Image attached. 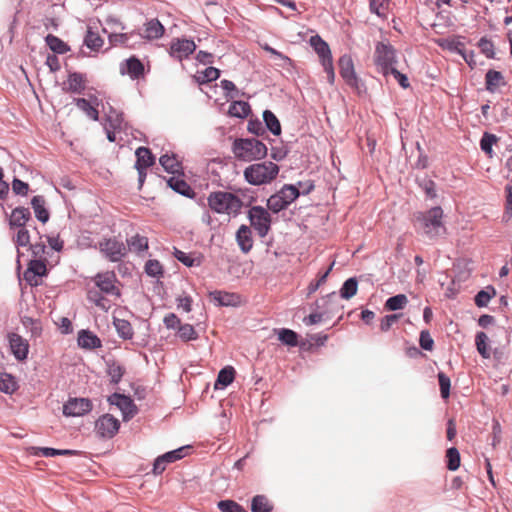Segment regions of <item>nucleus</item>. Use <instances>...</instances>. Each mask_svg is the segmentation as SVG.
Returning a JSON list of instances; mask_svg holds the SVG:
<instances>
[{
	"label": "nucleus",
	"mask_w": 512,
	"mask_h": 512,
	"mask_svg": "<svg viewBox=\"0 0 512 512\" xmlns=\"http://www.w3.org/2000/svg\"><path fill=\"white\" fill-rule=\"evenodd\" d=\"M442 219L443 210L439 206L415 214L417 228L429 239H435L445 233L446 228Z\"/></svg>",
	"instance_id": "1"
},
{
	"label": "nucleus",
	"mask_w": 512,
	"mask_h": 512,
	"mask_svg": "<svg viewBox=\"0 0 512 512\" xmlns=\"http://www.w3.org/2000/svg\"><path fill=\"white\" fill-rule=\"evenodd\" d=\"M279 166L272 161L254 163L244 169L245 180L254 186L271 183L278 176Z\"/></svg>",
	"instance_id": "2"
},
{
	"label": "nucleus",
	"mask_w": 512,
	"mask_h": 512,
	"mask_svg": "<svg viewBox=\"0 0 512 512\" xmlns=\"http://www.w3.org/2000/svg\"><path fill=\"white\" fill-rule=\"evenodd\" d=\"M209 208L218 214L237 215L243 205L241 199L226 191L211 192L207 197Z\"/></svg>",
	"instance_id": "3"
},
{
	"label": "nucleus",
	"mask_w": 512,
	"mask_h": 512,
	"mask_svg": "<svg viewBox=\"0 0 512 512\" xmlns=\"http://www.w3.org/2000/svg\"><path fill=\"white\" fill-rule=\"evenodd\" d=\"M233 152L243 161L262 159L267 155V147L258 139H239L234 142Z\"/></svg>",
	"instance_id": "4"
},
{
	"label": "nucleus",
	"mask_w": 512,
	"mask_h": 512,
	"mask_svg": "<svg viewBox=\"0 0 512 512\" xmlns=\"http://www.w3.org/2000/svg\"><path fill=\"white\" fill-rule=\"evenodd\" d=\"M396 55L395 50L389 44L378 43L375 50V63L378 70L384 75L388 76L392 69L396 68Z\"/></svg>",
	"instance_id": "5"
},
{
	"label": "nucleus",
	"mask_w": 512,
	"mask_h": 512,
	"mask_svg": "<svg viewBox=\"0 0 512 512\" xmlns=\"http://www.w3.org/2000/svg\"><path fill=\"white\" fill-rule=\"evenodd\" d=\"M248 218L251 226L257 231L258 235L265 237L271 225V217L269 212L261 206H253L248 212Z\"/></svg>",
	"instance_id": "6"
},
{
	"label": "nucleus",
	"mask_w": 512,
	"mask_h": 512,
	"mask_svg": "<svg viewBox=\"0 0 512 512\" xmlns=\"http://www.w3.org/2000/svg\"><path fill=\"white\" fill-rule=\"evenodd\" d=\"M99 250L111 262L120 261L127 253L125 244L116 238H108L100 241Z\"/></svg>",
	"instance_id": "7"
},
{
	"label": "nucleus",
	"mask_w": 512,
	"mask_h": 512,
	"mask_svg": "<svg viewBox=\"0 0 512 512\" xmlns=\"http://www.w3.org/2000/svg\"><path fill=\"white\" fill-rule=\"evenodd\" d=\"M120 422L110 414L99 417L95 422V432L101 438H112L119 430Z\"/></svg>",
	"instance_id": "8"
},
{
	"label": "nucleus",
	"mask_w": 512,
	"mask_h": 512,
	"mask_svg": "<svg viewBox=\"0 0 512 512\" xmlns=\"http://www.w3.org/2000/svg\"><path fill=\"white\" fill-rule=\"evenodd\" d=\"M93 281L101 292L116 297L120 296V291L115 285L117 277L114 272L107 271L98 273L94 276Z\"/></svg>",
	"instance_id": "9"
},
{
	"label": "nucleus",
	"mask_w": 512,
	"mask_h": 512,
	"mask_svg": "<svg viewBox=\"0 0 512 512\" xmlns=\"http://www.w3.org/2000/svg\"><path fill=\"white\" fill-rule=\"evenodd\" d=\"M108 402L111 405L117 406L122 412L123 420L128 421L131 419L137 412L136 405L133 400L125 395L114 393L108 397Z\"/></svg>",
	"instance_id": "10"
},
{
	"label": "nucleus",
	"mask_w": 512,
	"mask_h": 512,
	"mask_svg": "<svg viewBox=\"0 0 512 512\" xmlns=\"http://www.w3.org/2000/svg\"><path fill=\"white\" fill-rule=\"evenodd\" d=\"M196 49V44L189 39H173L170 43L169 54L177 60H183L192 54Z\"/></svg>",
	"instance_id": "11"
},
{
	"label": "nucleus",
	"mask_w": 512,
	"mask_h": 512,
	"mask_svg": "<svg viewBox=\"0 0 512 512\" xmlns=\"http://www.w3.org/2000/svg\"><path fill=\"white\" fill-rule=\"evenodd\" d=\"M92 409V403L86 398H71L63 406V414L65 416L78 417L82 416Z\"/></svg>",
	"instance_id": "12"
},
{
	"label": "nucleus",
	"mask_w": 512,
	"mask_h": 512,
	"mask_svg": "<svg viewBox=\"0 0 512 512\" xmlns=\"http://www.w3.org/2000/svg\"><path fill=\"white\" fill-rule=\"evenodd\" d=\"M188 448V446H183L157 457L153 464V473L155 475L161 474L166 469L167 464L182 459L185 456V450Z\"/></svg>",
	"instance_id": "13"
},
{
	"label": "nucleus",
	"mask_w": 512,
	"mask_h": 512,
	"mask_svg": "<svg viewBox=\"0 0 512 512\" xmlns=\"http://www.w3.org/2000/svg\"><path fill=\"white\" fill-rule=\"evenodd\" d=\"M74 101L76 106L81 111H83L87 115V117L94 121H97L99 119V112L97 110V107L101 105L102 109L105 110L102 101L96 96H90L89 99L77 98Z\"/></svg>",
	"instance_id": "14"
},
{
	"label": "nucleus",
	"mask_w": 512,
	"mask_h": 512,
	"mask_svg": "<svg viewBox=\"0 0 512 512\" xmlns=\"http://www.w3.org/2000/svg\"><path fill=\"white\" fill-rule=\"evenodd\" d=\"M9 345L14 357L23 361L27 358L29 352V344L26 339L16 333L8 335Z\"/></svg>",
	"instance_id": "15"
},
{
	"label": "nucleus",
	"mask_w": 512,
	"mask_h": 512,
	"mask_svg": "<svg viewBox=\"0 0 512 512\" xmlns=\"http://www.w3.org/2000/svg\"><path fill=\"white\" fill-rule=\"evenodd\" d=\"M339 69L342 78L348 85L358 87V79L355 74L354 64L349 55H343L340 57Z\"/></svg>",
	"instance_id": "16"
},
{
	"label": "nucleus",
	"mask_w": 512,
	"mask_h": 512,
	"mask_svg": "<svg viewBox=\"0 0 512 512\" xmlns=\"http://www.w3.org/2000/svg\"><path fill=\"white\" fill-rule=\"evenodd\" d=\"M211 299L219 306L236 307L241 304V297L236 293L225 291L210 292Z\"/></svg>",
	"instance_id": "17"
},
{
	"label": "nucleus",
	"mask_w": 512,
	"mask_h": 512,
	"mask_svg": "<svg viewBox=\"0 0 512 512\" xmlns=\"http://www.w3.org/2000/svg\"><path fill=\"white\" fill-rule=\"evenodd\" d=\"M168 186L179 193L180 195L186 196L188 198H193L195 196L194 190L190 187V185L183 179L182 174H176L170 177L167 180Z\"/></svg>",
	"instance_id": "18"
},
{
	"label": "nucleus",
	"mask_w": 512,
	"mask_h": 512,
	"mask_svg": "<svg viewBox=\"0 0 512 512\" xmlns=\"http://www.w3.org/2000/svg\"><path fill=\"white\" fill-rule=\"evenodd\" d=\"M120 72L123 75H129L132 79H138L144 73V66L140 60L135 57H131L125 62L121 63Z\"/></svg>",
	"instance_id": "19"
},
{
	"label": "nucleus",
	"mask_w": 512,
	"mask_h": 512,
	"mask_svg": "<svg viewBox=\"0 0 512 512\" xmlns=\"http://www.w3.org/2000/svg\"><path fill=\"white\" fill-rule=\"evenodd\" d=\"M31 213L28 208L17 207L12 210L9 218L10 228H25L26 223L30 220Z\"/></svg>",
	"instance_id": "20"
},
{
	"label": "nucleus",
	"mask_w": 512,
	"mask_h": 512,
	"mask_svg": "<svg viewBox=\"0 0 512 512\" xmlns=\"http://www.w3.org/2000/svg\"><path fill=\"white\" fill-rule=\"evenodd\" d=\"M310 45L319 56L321 64L332 60L329 45L319 35H315L310 38Z\"/></svg>",
	"instance_id": "21"
},
{
	"label": "nucleus",
	"mask_w": 512,
	"mask_h": 512,
	"mask_svg": "<svg viewBox=\"0 0 512 512\" xmlns=\"http://www.w3.org/2000/svg\"><path fill=\"white\" fill-rule=\"evenodd\" d=\"M165 32L164 26L157 19H151L144 24L142 37L147 40L159 39Z\"/></svg>",
	"instance_id": "22"
},
{
	"label": "nucleus",
	"mask_w": 512,
	"mask_h": 512,
	"mask_svg": "<svg viewBox=\"0 0 512 512\" xmlns=\"http://www.w3.org/2000/svg\"><path fill=\"white\" fill-rule=\"evenodd\" d=\"M159 162L166 172L173 175L182 174V164L175 154L165 153L160 157Z\"/></svg>",
	"instance_id": "23"
},
{
	"label": "nucleus",
	"mask_w": 512,
	"mask_h": 512,
	"mask_svg": "<svg viewBox=\"0 0 512 512\" xmlns=\"http://www.w3.org/2000/svg\"><path fill=\"white\" fill-rule=\"evenodd\" d=\"M236 241L243 253H248L253 247L251 229L246 225H241L236 233Z\"/></svg>",
	"instance_id": "24"
},
{
	"label": "nucleus",
	"mask_w": 512,
	"mask_h": 512,
	"mask_svg": "<svg viewBox=\"0 0 512 512\" xmlns=\"http://www.w3.org/2000/svg\"><path fill=\"white\" fill-rule=\"evenodd\" d=\"M78 345L84 349H95L101 347V340L89 330H81L78 333Z\"/></svg>",
	"instance_id": "25"
},
{
	"label": "nucleus",
	"mask_w": 512,
	"mask_h": 512,
	"mask_svg": "<svg viewBox=\"0 0 512 512\" xmlns=\"http://www.w3.org/2000/svg\"><path fill=\"white\" fill-rule=\"evenodd\" d=\"M135 155L137 158L135 168L137 170H140L141 168L147 169L154 164L155 159L148 148L139 147L136 150Z\"/></svg>",
	"instance_id": "26"
},
{
	"label": "nucleus",
	"mask_w": 512,
	"mask_h": 512,
	"mask_svg": "<svg viewBox=\"0 0 512 512\" xmlns=\"http://www.w3.org/2000/svg\"><path fill=\"white\" fill-rule=\"evenodd\" d=\"M66 85L67 86L64 88V90L71 93L80 94L85 89L84 76L77 72L70 73Z\"/></svg>",
	"instance_id": "27"
},
{
	"label": "nucleus",
	"mask_w": 512,
	"mask_h": 512,
	"mask_svg": "<svg viewBox=\"0 0 512 512\" xmlns=\"http://www.w3.org/2000/svg\"><path fill=\"white\" fill-rule=\"evenodd\" d=\"M31 205L34 210L36 218L42 223L49 220V212L45 208V199L43 196H34L31 200Z\"/></svg>",
	"instance_id": "28"
},
{
	"label": "nucleus",
	"mask_w": 512,
	"mask_h": 512,
	"mask_svg": "<svg viewBox=\"0 0 512 512\" xmlns=\"http://www.w3.org/2000/svg\"><path fill=\"white\" fill-rule=\"evenodd\" d=\"M235 371L233 367H225L222 370H220L218 377L215 381L214 388L217 389H223L227 387L229 384H231L234 380Z\"/></svg>",
	"instance_id": "29"
},
{
	"label": "nucleus",
	"mask_w": 512,
	"mask_h": 512,
	"mask_svg": "<svg viewBox=\"0 0 512 512\" xmlns=\"http://www.w3.org/2000/svg\"><path fill=\"white\" fill-rule=\"evenodd\" d=\"M485 80H486V89L492 93L495 92V90L499 86L505 84V82L503 80L502 73L499 71H496V70H489L486 73Z\"/></svg>",
	"instance_id": "30"
},
{
	"label": "nucleus",
	"mask_w": 512,
	"mask_h": 512,
	"mask_svg": "<svg viewBox=\"0 0 512 512\" xmlns=\"http://www.w3.org/2000/svg\"><path fill=\"white\" fill-rule=\"evenodd\" d=\"M228 113L232 117L245 118L250 113V105L245 101H234L230 104Z\"/></svg>",
	"instance_id": "31"
},
{
	"label": "nucleus",
	"mask_w": 512,
	"mask_h": 512,
	"mask_svg": "<svg viewBox=\"0 0 512 512\" xmlns=\"http://www.w3.org/2000/svg\"><path fill=\"white\" fill-rule=\"evenodd\" d=\"M277 194L288 206L298 198L300 192L295 185L286 184L277 192Z\"/></svg>",
	"instance_id": "32"
},
{
	"label": "nucleus",
	"mask_w": 512,
	"mask_h": 512,
	"mask_svg": "<svg viewBox=\"0 0 512 512\" xmlns=\"http://www.w3.org/2000/svg\"><path fill=\"white\" fill-rule=\"evenodd\" d=\"M272 505L264 495H256L252 499L251 511L252 512H271Z\"/></svg>",
	"instance_id": "33"
},
{
	"label": "nucleus",
	"mask_w": 512,
	"mask_h": 512,
	"mask_svg": "<svg viewBox=\"0 0 512 512\" xmlns=\"http://www.w3.org/2000/svg\"><path fill=\"white\" fill-rule=\"evenodd\" d=\"M475 344L478 353L485 359L490 358V350L488 347V336L484 332H477Z\"/></svg>",
	"instance_id": "34"
},
{
	"label": "nucleus",
	"mask_w": 512,
	"mask_h": 512,
	"mask_svg": "<svg viewBox=\"0 0 512 512\" xmlns=\"http://www.w3.org/2000/svg\"><path fill=\"white\" fill-rule=\"evenodd\" d=\"M278 339L285 345L295 347L298 344V335L290 329L282 328L277 331Z\"/></svg>",
	"instance_id": "35"
},
{
	"label": "nucleus",
	"mask_w": 512,
	"mask_h": 512,
	"mask_svg": "<svg viewBox=\"0 0 512 512\" xmlns=\"http://www.w3.org/2000/svg\"><path fill=\"white\" fill-rule=\"evenodd\" d=\"M263 119L267 126V128L274 134L280 135L281 133V125L277 117L270 110H265L263 112Z\"/></svg>",
	"instance_id": "36"
},
{
	"label": "nucleus",
	"mask_w": 512,
	"mask_h": 512,
	"mask_svg": "<svg viewBox=\"0 0 512 512\" xmlns=\"http://www.w3.org/2000/svg\"><path fill=\"white\" fill-rule=\"evenodd\" d=\"M408 303V299L404 294H397L386 300L385 308L389 311L403 309Z\"/></svg>",
	"instance_id": "37"
},
{
	"label": "nucleus",
	"mask_w": 512,
	"mask_h": 512,
	"mask_svg": "<svg viewBox=\"0 0 512 512\" xmlns=\"http://www.w3.org/2000/svg\"><path fill=\"white\" fill-rule=\"evenodd\" d=\"M114 326L118 335L123 339H131L133 336V329L131 324L124 319H114Z\"/></svg>",
	"instance_id": "38"
},
{
	"label": "nucleus",
	"mask_w": 512,
	"mask_h": 512,
	"mask_svg": "<svg viewBox=\"0 0 512 512\" xmlns=\"http://www.w3.org/2000/svg\"><path fill=\"white\" fill-rule=\"evenodd\" d=\"M358 283L356 278H349L347 279L341 289H340V296L343 299H350L357 293Z\"/></svg>",
	"instance_id": "39"
},
{
	"label": "nucleus",
	"mask_w": 512,
	"mask_h": 512,
	"mask_svg": "<svg viewBox=\"0 0 512 512\" xmlns=\"http://www.w3.org/2000/svg\"><path fill=\"white\" fill-rule=\"evenodd\" d=\"M46 44L52 51L59 54L66 53L68 51L67 44L63 42L60 38L52 34L46 36Z\"/></svg>",
	"instance_id": "40"
},
{
	"label": "nucleus",
	"mask_w": 512,
	"mask_h": 512,
	"mask_svg": "<svg viewBox=\"0 0 512 512\" xmlns=\"http://www.w3.org/2000/svg\"><path fill=\"white\" fill-rule=\"evenodd\" d=\"M220 76V70L215 67H207L203 71L197 73V81L199 83H207L218 79Z\"/></svg>",
	"instance_id": "41"
},
{
	"label": "nucleus",
	"mask_w": 512,
	"mask_h": 512,
	"mask_svg": "<svg viewBox=\"0 0 512 512\" xmlns=\"http://www.w3.org/2000/svg\"><path fill=\"white\" fill-rule=\"evenodd\" d=\"M127 243L129 248L136 252H143L148 249V239L144 236L134 235Z\"/></svg>",
	"instance_id": "42"
},
{
	"label": "nucleus",
	"mask_w": 512,
	"mask_h": 512,
	"mask_svg": "<svg viewBox=\"0 0 512 512\" xmlns=\"http://www.w3.org/2000/svg\"><path fill=\"white\" fill-rule=\"evenodd\" d=\"M84 43L91 50L98 51L103 45V39L97 33L89 29L85 36Z\"/></svg>",
	"instance_id": "43"
},
{
	"label": "nucleus",
	"mask_w": 512,
	"mask_h": 512,
	"mask_svg": "<svg viewBox=\"0 0 512 512\" xmlns=\"http://www.w3.org/2000/svg\"><path fill=\"white\" fill-rule=\"evenodd\" d=\"M447 468L450 471H455L460 466V454L455 447H451L446 452Z\"/></svg>",
	"instance_id": "44"
},
{
	"label": "nucleus",
	"mask_w": 512,
	"mask_h": 512,
	"mask_svg": "<svg viewBox=\"0 0 512 512\" xmlns=\"http://www.w3.org/2000/svg\"><path fill=\"white\" fill-rule=\"evenodd\" d=\"M106 115V121L112 129H120L123 123V117L112 107H109V111L103 110Z\"/></svg>",
	"instance_id": "45"
},
{
	"label": "nucleus",
	"mask_w": 512,
	"mask_h": 512,
	"mask_svg": "<svg viewBox=\"0 0 512 512\" xmlns=\"http://www.w3.org/2000/svg\"><path fill=\"white\" fill-rule=\"evenodd\" d=\"M174 256L178 261H180L187 267L198 266L200 264V261L198 259L176 248L174 249Z\"/></svg>",
	"instance_id": "46"
},
{
	"label": "nucleus",
	"mask_w": 512,
	"mask_h": 512,
	"mask_svg": "<svg viewBox=\"0 0 512 512\" xmlns=\"http://www.w3.org/2000/svg\"><path fill=\"white\" fill-rule=\"evenodd\" d=\"M221 512H247L241 505L233 500H222L217 504Z\"/></svg>",
	"instance_id": "47"
},
{
	"label": "nucleus",
	"mask_w": 512,
	"mask_h": 512,
	"mask_svg": "<svg viewBox=\"0 0 512 512\" xmlns=\"http://www.w3.org/2000/svg\"><path fill=\"white\" fill-rule=\"evenodd\" d=\"M47 272L45 261L42 259L31 260L28 267V273H33L35 276H44Z\"/></svg>",
	"instance_id": "48"
},
{
	"label": "nucleus",
	"mask_w": 512,
	"mask_h": 512,
	"mask_svg": "<svg viewBox=\"0 0 512 512\" xmlns=\"http://www.w3.org/2000/svg\"><path fill=\"white\" fill-rule=\"evenodd\" d=\"M267 207L269 210L273 211L274 213H278V212L286 209L288 206L281 199V197L277 193H275L274 195L270 196V198L268 199Z\"/></svg>",
	"instance_id": "49"
},
{
	"label": "nucleus",
	"mask_w": 512,
	"mask_h": 512,
	"mask_svg": "<svg viewBox=\"0 0 512 512\" xmlns=\"http://www.w3.org/2000/svg\"><path fill=\"white\" fill-rule=\"evenodd\" d=\"M497 142V137L494 134L484 133L480 141L482 151L492 156V146Z\"/></svg>",
	"instance_id": "50"
},
{
	"label": "nucleus",
	"mask_w": 512,
	"mask_h": 512,
	"mask_svg": "<svg viewBox=\"0 0 512 512\" xmlns=\"http://www.w3.org/2000/svg\"><path fill=\"white\" fill-rule=\"evenodd\" d=\"M178 334L184 341L195 340L198 337L194 327L190 324L180 325L178 328Z\"/></svg>",
	"instance_id": "51"
},
{
	"label": "nucleus",
	"mask_w": 512,
	"mask_h": 512,
	"mask_svg": "<svg viewBox=\"0 0 512 512\" xmlns=\"http://www.w3.org/2000/svg\"><path fill=\"white\" fill-rule=\"evenodd\" d=\"M495 294L496 292L494 288H491V293L488 290H481L475 296V304L478 307H485Z\"/></svg>",
	"instance_id": "52"
},
{
	"label": "nucleus",
	"mask_w": 512,
	"mask_h": 512,
	"mask_svg": "<svg viewBox=\"0 0 512 512\" xmlns=\"http://www.w3.org/2000/svg\"><path fill=\"white\" fill-rule=\"evenodd\" d=\"M145 272L151 277H160L163 274V268L159 261L149 260L145 265Z\"/></svg>",
	"instance_id": "53"
},
{
	"label": "nucleus",
	"mask_w": 512,
	"mask_h": 512,
	"mask_svg": "<svg viewBox=\"0 0 512 512\" xmlns=\"http://www.w3.org/2000/svg\"><path fill=\"white\" fill-rule=\"evenodd\" d=\"M438 381L442 398L447 399L450 395V378L443 372L438 373Z\"/></svg>",
	"instance_id": "54"
},
{
	"label": "nucleus",
	"mask_w": 512,
	"mask_h": 512,
	"mask_svg": "<svg viewBox=\"0 0 512 512\" xmlns=\"http://www.w3.org/2000/svg\"><path fill=\"white\" fill-rule=\"evenodd\" d=\"M124 374V370L122 366L116 363H111L108 365V375L111 378V381L115 384L119 383L122 376Z\"/></svg>",
	"instance_id": "55"
},
{
	"label": "nucleus",
	"mask_w": 512,
	"mask_h": 512,
	"mask_svg": "<svg viewBox=\"0 0 512 512\" xmlns=\"http://www.w3.org/2000/svg\"><path fill=\"white\" fill-rule=\"evenodd\" d=\"M14 242L17 246L25 247L30 244V234L26 228L18 229Z\"/></svg>",
	"instance_id": "56"
},
{
	"label": "nucleus",
	"mask_w": 512,
	"mask_h": 512,
	"mask_svg": "<svg viewBox=\"0 0 512 512\" xmlns=\"http://www.w3.org/2000/svg\"><path fill=\"white\" fill-rule=\"evenodd\" d=\"M59 449L49 447H33L32 454L35 456L54 457L58 456Z\"/></svg>",
	"instance_id": "57"
},
{
	"label": "nucleus",
	"mask_w": 512,
	"mask_h": 512,
	"mask_svg": "<svg viewBox=\"0 0 512 512\" xmlns=\"http://www.w3.org/2000/svg\"><path fill=\"white\" fill-rule=\"evenodd\" d=\"M108 38L112 45H124L127 44L130 35L128 33L112 32L109 34Z\"/></svg>",
	"instance_id": "58"
},
{
	"label": "nucleus",
	"mask_w": 512,
	"mask_h": 512,
	"mask_svg": "<svg viewBox=\"0 0 512 512\" xmlns=\"http://www.w3.org/2000/svg\"><path fill=\"white\" fill-rule=\"evenodd\" d=\"M420 346L422 349L431 351L433 349L434 341L428 331H422L420 333Z\"/></svg>",
	"instance_id": "59"
},
{
	"label": "nucleus",
	"mask_w": 512,
	"mask_h": 512,
	"mask_svg": "<svg viewBox=\"0 0 512 512\" xmlns=\"http://www.w3.org/2000/svg\"><path fill=\"white\" fill-rule=\"evenodd\" d=\"M28 189V184L20 179L14 178L12 181V190L15 194L25 196L28 193Z\"/></svg>",
	"instance_id": "60"
},
{
	"label": "nucleus",
	"mask_w": 512,
	"mask_h": 512,
	"mask_svg": "<svg viewBox=\"0 0 512 512\" xmlns=\"http://www.w3.org/2000/svg\"><path fill=\"white\" fill-rule=\"evenodd\" d=\"M176 301L178 309H182L186 313L191 311L192 298L189 295H180L177 297Z\"/></svg>",
	"instance_id": "61"
},
{
	"label": "nucleus",
	"mask_w": 512,
	"mask_h": 512,
	"mask_svg": "<svg viewBox=\"0 0 512 512\" xmlns=\"http://www.w3.org/2000/svg\"><path fill=\"white\" fill-rule=\"evenodd\" d=\"M478 45L483 54H485L488 58H494V46L490 40L481 38Z\"/></svg>",
	"instance_id": "62"
},
{
	"label": "nucleus",
	"mask_w": 512,
	"mask_h": 512,
	"mask_svg": "<svg viewBox=\"0 0 512 512\" xmlns=\"http://www.w3.org/2000/svg\"><path fill=\"white\" fill-rule=\"evenodd\" d=\"M16 389V382L14 379L7 375L6 378L0 380V390L5 393H12Z\"/></svg>",
	"instance_id": "63"
},
{
	"label": "nucleus",
	"mask_w": 512,
	"mask_h": 512,
	"mask_svg": "<svg viewBox=\"0 0 512 512\" xmlns=\"http://www.w3.org/2000/svg\"><path fill=\"white\" fill-rule=\"evenodd\" d=\"M502 428L497 420L492 424V446L496 447L501 442Z\"/></svg>",
	"instance_id": "64"
}]
</instances>
